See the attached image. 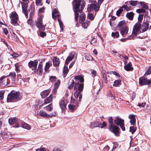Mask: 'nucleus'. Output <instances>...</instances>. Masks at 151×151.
I'll return each instance as SVG.
<instances>
[{
  "mask_svg": "<svg viewBox=\"0 0 151 151\" xmlns=\"http://www.w3.org/2000/svg\"><path fill=\"white\" fill-rule=\"evenodd\" d=\"M82 4L80 5L81 0H77L75 1V4L73 6V11L75 13V19L78 24V21L79 16V12H81L79 16V21L80 23H82L85 21L86 19L85 14L84 13L81 12L85 6V4L83 1H81Z\"/></svg>",
  "mask_w": 151,
  "mask_h": 151,
  "instance_id": "nucleus-1",
  "label": "nucleus"
},
{
  "mask_svg": "<svg viewBox=\"0 0 151 151\" xmlns=\"http://www.w3.org/2000/svg\"><path fill=\"white\" fill-rule=\"evenodd\" d=\"M21 97L19 92L13 90L8 94L7 101L8 102L15 101L20 99Z\"/></svg>",
  "mask_w": 151,
  "mask_h": 151,
  "instance_id": "nucleus-2",
  "label": "nucleus"
},
{
  "mask_svg": "<svg viewBox=\"0 0 151 151\" xmlns=\"http://www.w3.org/2000/svg\"><path fill=\"white\" fill-rule=\"evenodd\" d=\"M104 0H98V4H89L87 7V10L90 12L92 10H94L95 12H98L100 6Z\"/></svg>",
  "mask_w": 151,
  "mask_h": 151,
  "instance_id": "nucleus-3",
  "label": "nucleus"
},
{
  "mask_svg": "<svg viewBox=\"0 0 151 151\" xmlns=\"http://www.w3.org/2000/svg\"><path fill=\"white\" fill-rule=\"evenodd\" d=\"M116 119L114 120L115 123L117 125L119 126L123 131L125 130L124 126V120L119 118V116L116 117Z\"/></svg>",
  "mask_w": 151,
  "mask_h": 151,
  "instance_id": "nucleus-4",
  "label": "nucleus"
},
{
  "mask_svg": "<svg viewBox=\"0 0 151 151\" xmlns=\"http://www.w3.org/2000/svg\"><path fill=\"white\" fill-rule=\"evenodd\" d=\"M17 16V13L15 12H14L11 13L10 16L11 19V23L14 25L17 26L18 24Z\"/></svg>",
  "mask_w": 151,
  "mask_h": 151,
  "instance_id": "nucleus-5",
  "label": "nucleus"
},
{
  "mask_svg": "<svg viewBox=\"0 0 151 151\" xmlns=\"http://www.w3.org/2000/svg\"><path fill=\"white\" fill-rule=\"evenodd\" d=\"M35 25L39 29L40 31H43L45 30V26L42 25V19L39 18L36 21Z\"/></svg>",
  "mask_w": 151,
  "mask_h": 151,
  "instance_id": "nucleus-6",
  "label": "nucleus"
},
{
  "mask_svg": "<svg viewBox=\"0 0 151 151\" xmlns=\"http://www.w3.org/2000/svg\"><path fill=\"white\" fill-rule=\"evenodd\" d=\"M109 129L110 131L114 133L116 136H119L120 129L119 127L114 125L111 127H109Z\"/></svg>",
  "mask_w": 151,
  "mask_h": 151,
  "instance_id": "nucleus-7",
  "label": "nucleus"
},
{
  "mask_svg": "<svg viewBox=\"0 0 151 151\" xmlns=\"http://www.w3.org/2000/svg\"><path fill=\"white\" fill-rule=\"evenodd\" d=\"M79 91L76 90L74 93V96L75 99H72L71 98V104H74V103L76 101V100L78 99V97H79L78 101H81V100L82 98V95L81 94V93Z\"/></svg>",
  "mask_w": 151,
  "mask_h": 151,
  "instance_id": "nucleus-8",
  "label": "nucleus"
},
{
  "mask_svg": "<svg viewBox=\"0 0 151 151\" xmlns=\"http://www.w3.org/2000/svg\"><path fill=\"white\" fill-rule=\"evenodd\" d=\"M8 83V79L7 76H4L0 78V86L4 87Z\"/></svg>",
  "mask_w": 151,
  "mask_h": 151,
  "instance_id": "nucleus-9",
  "label": "nucleus"
},
{
  "mask_svg": "<svg viewBox=\"0 0 151 151\" xmlns=\"http://www.w3.org/2000/svg\"><path fill=\"white\" fill-rule=\"evenodd\" d=\"M151 81L147 79L144 77H141L139 79V83L141 86L144 85L150 84Z\"/></svg>",
  "mask_w": 151,
  "mask_h": 151,
  "instance_id": "nucleus-10",
  "label": "nucleus"
},
{
  "mask_svg": "<svg viewBox=\"0 0 151 151\" xmlns=\"http://www.w3.org/2000/svg\"><path fill=\"white\" fill-rule=\"evenodd\" d=\"M141 25L139 22L137 23L134 26L133 30V33L134 35H137L140 31Z\"/></svg>",
  "mask_w": 151,
  "mask_h": 151,
  "instance_id": "nucleus-11",
  "label": "nucleus"
},
{
  "mask_svg": "<svg viewBox=\"0 0 151 151\" xmlns=\"http://www.w3.org/2000/svg\"><path fill=\"white\" fill-rule=\"evenodd\" d=\"M67 101L66 100L62 99L59 102V106L62 111L65 110L66 108Z\"/></svg>",
  "mask_w": 151,
  "mask_h": 151,
  "instance_id": "nucleus-12",
  "label": "nucleus"
},
{
  "mask_svg": "<svg viewBox=\"0 0 151 151\" xmlns=\"http://www.w3.org/2000/svg\"><path fill=\"white\" fill-rule=\"evenodd\" d=\"M75 53L74 52H72L70 53L69 56L67 58L65 61V64L66 65H68L69 62L73 60L74 58L75 55Z\"/></svg>",
  "mask_w": 151,
  "mask_h": 151,
  "instance_id": "nucleus-13",
  "label": "nucleus"
},
{
  "mask_svg": "<svg viewBox=\"0 0 151 151\" xmlns=\"http://www.w3.org/2000/svg\"><path fill=\"white\" fill-rule=\"evenodd\" d=\"M37 60H35L34 61H30L28 63V65L30 68H34V69H36L38 64Z\"/></svg>",
  "mask_w": 151,
  "mask_h": 151,
  "instance_id": "nucleus-14",
  "label": "nucleus"
},
{
  "mask_svg": "<svg viewBox=\"0 0 151 151\" xmlns=\"http://www.w3.org/2000/svg\"><path fill=\"white\" fill-rule=\"evenodd\" d=\"M7 78L8 77H11L12 79V82L14 83L15 81V79L16 77V74L15 72H11L9 73V74L7 76Z\"/></svg>",
  "mask_w": 151,
  "mask_h": 151,
  "instance_id": "nucleus-15",
  "label": "nucleus"
},
{
  "mask_svg": "<svg viewBox=\"0 0 151 151\" xmlns=\"http://www.w3.org/2000/svg\"><path fill=\"white\" fill-rule=\"evenodd\" d=\"M128 28L127 27L120 30V34L123 36L127 35L128 34Z\"/></svg>",
  "mask_w": 151,
  "mask_h": 151,
  "instance_id": "nucleus-16",
  "label": "nucleus"
},
{
  "mask_svg": "<svg viewBox=\"0 0 151 151\" xmlns=\"http://www.w3.org/2000/svg\"><path fill=\"white\" fill-rule=\"evenodd\" d=\"M127 27V26L126 25L125 21H124L120 22L119 23L117 26L118 28H119V30Z\"/></svg>",
  "mask_w": 151,
  "mask_h": 151,
  "instance_id": "nucleus-17",
  "label": "nucleus"
},
{
  "mask_svg": "<svg viewBox=\"0 0 151 151\" xmlns=\"http://www.w3.org/2000/svg\"><path fill=\"white\" fill-rule=\"evenodd\" d=\"M129 118L131 119L130 122L132 124L134 125L135 124L136 119L135 118V115L133 114L129 115Z\"/></svg>",
  "mask_w": 151,
  "mask_h": 151,
  "instance_id": "nucleus-18",
  "label": "nucleus"
},
{
  "mask_svg": "<svg viewBox=\"0 0 151 151\" xmlns=\"http://www.w3.org/2000/svg\"><path fill=\"white\" fill-rule=\"evenodd\" d=\"M52 18L54 19H55L57 17H59L60 15L57 9H55L53 10V12H52Z\"/></svg>",
  "mask_w": 151,
  "mask_h": 151,
  "instance_id": "nucleus-19",
  "label": "nucleus"
},
{
  "mask_svg": "<svg viewBox=\"0 0 151 151\" xmlns=\"http://www.w3.org/2000/svg\"><path fill=\"white\" fill-rule=\"evenodd\" d=\"M101 123L99 122H96L91 123L90 125V127L93 128L96 127H100Z\"/></svg>",
  "mask_w": 151,
  "mask_h": 151,
  "instance_id": "nucleus-20",
  "label": "nucleus"
},
{
  "mask_svg": "<svg viewBox=\"0 0 151 151\" xmlns=\"http://www.w3.org/2000/svg\"><path fill=\"white\" fill-rule=\"evenodd\" d=\"M50 92L49 89L45 90L41 92L40 93L42 98H44L47 96L49 94Z\"/></svg>",
  "mask_w": 151,
  "mask_h": 151,
  "instance_id": "nucleus-21",
  "label": "nucleus"
},
{
  "mask_svg": "<svg viewBox=\"0 0 151 151\" xmlns=\"http://www.w3.org/2000/svg\"><path fill=\"white\" fill-rule=\"evenodd\" d=\"M149 24L147 22H143L142 27V30L143 32L146 31L149 28Z\"/></svg>",
  "mask_w": 151,
  "mask_h": 151,
  "instance_id": "nucleus-22",
  "label": "nucleus"
},
{
  "mask_svg": "<svg viewBox=\"0 0 151 151\" xmlns=\"http://www.w3.org/2000/svg\"><path fill=\"white\" fill-rule=\"evenodd\" d=\"M124 68L127 71H132L133 70V68L132 67V63L129 62L127 65H124Z\"/></svg>",
  "mask_w": 151,
  "mask_h": 151,
  "instance_id": "nucleus-23",
  "label": "nucleus"
},
{
  "mask_svg": "<svg viewBox=\"0 0 151 151\" xmlns=\"http://www.w3.org/2000/svg\"><path fill=\"white\" fill-rule=\"evenodd\" d=\"M42 65L41 63H39L38 66L37 72L39 75H41L43 73Z\"/></svg>",
  "mask_w": 151,
  "mask_h": 151,
  "instance_id": "nucleus-24",
  "label": "nucleus"
},
{
  "mask_svg": "<svg viewBox=\"0 0 151 151\" xmlns=\"http://www.w3.org/2000/svg\"><path fill=\"white\" fill-rule=\"evenodd\" d=\"M53 64L55 66H57L59 65L60 62L59 61V59L56 57L53 58L52 59Z\"/></svg>",
  "mask_w": 151,
  "mask_h": 151,
  "instance_id": "nucleus-25",
  "label": "nucleus"
},
{
  "mask_svg": "<svg viewBox=\"0 0 151 151\" xmlns=\"http://www.w3.org/2000/svg\"><path fill=\"white\" fill-rule=\"evenodd\" d=\"M53 97V96L52 95H50L48 98L45 99L44 104H45L51 102L52 101Z\"/></svg>",
  "mask_w": 151,
  "mask_h": 151,
  "instance_id": "nucleus-26",
  "label": "nucleus"
},
{
  "mask_svg": "<svg viewBox=\"0 0 151 151\" xmlns=\"http://www.w3.org/2000/svg\"><path fill=\"white\" fill-rule=\"evenodd\" d=\"M21 126L23 128L28 130H30L31 129L30 126L27 124L25 122H23L21 124Z\"/></svg>",
  "mask_w": 151,
  "mask_h": 151,
  "instance_id": "nucleus-27",
  "label": "nucleus"
},
{
  "mask_svg": "<svg viewBox=\"0 0 151 151\" xmlns=\"http://www.w3.org/2000/svg\"><path fill=\"white\" fill-rule=\"evenodd\" d=\"M17 119L16 118H12L11 119H9V122L10 124H13L14 123H17Z\"/></svg>",
  "mask_w": 151,
  "mask_h": 151,
  "instance_id": "nucleus-28",
  "label": "nucleus"
},
{
  "mask_svg": "<svg viewBox=\"0 0 151 151\" xmlns=\"http://www.w3.org/2000/svg\"><path fill=\"white\" fill-rule=\"evenodd\" d=\"M82 24V26L83 28L84 29H86L88 26L89 22L88 21L86 20L82 23H81Z\"/></svg>",
  "mask_w": 151,
  "mask_h": 151,
  "instance_id": "nucleus-29",
  "label": "nucleus"
},
{
  "mask_svg": "<svg viewBox=\"0 0 151 151\" xmlns=\"http://www.w3.org/2000/svg\"><path fill=\"white\" fill-rule=\"evenodd\" d=\"M39 114L41 116L48 118V114L43 111L40 110L39 112Z\"/></svg>",
  "mask_w": 151,
  "mask_h": 151,
  "instance_id": "nucleus-30",
  "label": "nucleus"
},
{
  "mask_svg": "<svg viewBox=\"0 0 151 151\" xmlns=\"http://www.w3.org/2000/svg\"><path fill=\"white\" fill-rule=\"evenodd\" d=\"M74 79L76 81H78H78H79L81 82H83L84 81V79L82 77L79 76H75Z\"/></svg>",
  "mask_w": 151,
  "mask_h": 151,
  "instance_id": "nucleus-31",
  "label": "nucleus"
},
{
  "mask_svg": "<svg viewBox=\"0 0 151 151\" xmlns=\"http://www.w3.org/2000/svg\"><path fill=\"white\" fill-rule=\"evenodd\" d=\"M52 65L51 61H49L46 64L45 68V71H48L49 68Z\"/></svg>",
  "mask_w": 151,
  "mask_h": 151,
  "instance_id": "nucleus-32",
  "label": "nucleus"
},
{
  "mask_svg": "<svg viewBox=\"0 0 151 151\" xmlns=\"http://www.w3.org/2000/svg\"><path fill=\"white\" fill-rule=\"evenodd\" d=\"M68 107L69 110L72 112L74 111L76 109V106L75 105L70 104L68 105Z\"/></svg>",
  "mask_w": 151,
  "mask_h": 151,
  "instance_id": "nucleus-33",
  "label": "nucleus"
},
{
  "mask_svg": "<svg viewBox=\"0 0 151 151\" xmlns=\"http://www.w3.org/2000/svg\"><path fill=\"white\" fill-rule=\"evenodd\" d=\"M134 16V14L132 12H128L126 14V17L129 20H132L133 19Z\"/></svg>",
  "mask_w": 151,
  "mask_h": 151,
  "instance_id": "nucleus-34",
  "label": "nucleus"
},
{
  "mask_svg": "<svg viewBox=\"0 0 151 151\" xmlns=\"http://www.w3.org/2000/svg\"><path fill=\"white\" fill-rule=\"evenodd\" d=\"M129 4L133 6H135L139 4V2L137 1H129Z\"/></svg>",
  "mask_w": 151,
  "mask_h": 151,
  "instance_id": "nucleus-35",
  "label": "nucleus"
},
{
  "mask_svg": "<svg viewBox=\"0 0 151 151\" xmlns=\"http://www.w3.org/2000/svg\"><path fill=\"white\" fill-rule=\"evenodd\" d=\"M121 84V81L120 80H116L114 82L113 86L115 87L118 86Z\"/></svg>",
  "mask_w": 151,
  "mask_h": 151,
  "instance_id": "nucleus-36",
  "label": "nucleus"
},
{
  "mask_svg": "<svg viewBox=\"0 0 151 151\" xmlns=\"http://www.w3.org/2000/svg\"><path fill=\"white\" fill-rule=\"evenodd\" d=\"M15 70L17 73H18L19 72L20 70L19 69L20 65H19L18 63H17L15 64Z\"/></svg>",
  "mask_w": 151,
  "mask_h": 151,
  "instance_id": "nucleus-37",
  "label": "nucleus"
},
{
  "mask_svg": "<svg viewBox=\"0 0 151 151\" xmlns=\"http://www.w3.org/2000/svg\"><path fill=\"white\" fill-rule=\"evenodd\" d=\"M22 9L23 12L26 17V18H28V12L27 11V8L24 7L23 6H22Z\"/></svg>",
  "mask_w": 151,
  "mask_h": 151,
  "instance_id": "nucleus-38",
  "label": "nucleus"
},
{
  "mask_svg": "<svg viewBox=\"0 0 151 151\" xmlns=\"http://www.w3.org/2000/svg\"><path fill=\"white\" fill-rule=\"evenodd\" d=\"M122 8H124V10H125L126 11H128L131 9V6H128L127 5H123L122 7Z\"/></svg>",
  "mask_w": 151,
  "mask_h": 151,
  "instance_id": "nucleus-39",
  "label": "nucleus"
},
{
  "mask_svg": "<svg viewBox=\"0 0 151 151\" xmlns=\"http://www.w3.org/2000/svg\"><path fill=\"white\" fill-rule=\"evenodd\" d=\"M139 3L142 6V7L145 9L147 10L149 9L148 7L146 4H145L144 2L140 1L139 2Z\"/></svg>",
  "mask_w": 151,
  "mask_h": 151,
  "instance_id": "nucleus-40",
  "label": "nucleus"
},
{
  "mask_svg": "<svg viewBox=\"0 0 151 151\" xmlns=\"http://www.w3.org/2000/svg\"><path fill=\"white\" fill-rule=\"evenodd\" d=\"M83 88V84H80L79 85L78 90L77 91H79V92H81L82 91Z\"/></svg>",
  "mask_w": 151,
  "mask_h": 151,
  "instance_id": "nucleus-41",
  "label": "nucleus"
},
{
  "mask_svg": "<svg viewBox=\"0 0 151 151\" xmlns=\"http://www.w3.org/2000/svg\"><path fill=\"white\" fill-rule=\"evenodd\" d=\"M44 108L45 109L47 110L50 111H51L52 109V107H51V104H50L48 106L44 107Z\"/></svg>",
  "mask_w": 151,
  "mask_h": 151,
  "instance_id": "nucleus-42",
  "label": "nucleus"
},
{
  "mask_svg": "<svg viewBox=\"0 0 151 151\" xmlns=\"http://www.w3.org/2000/svg\"><path fill=\"white\" fill-rule=\"evenodd\" d=\"M119 33L118 32H112L111 34L112 36L114 38H116L119 37Z\"/></svg>",
  "mask_w": 151,
  "mask_h": 151,
  "instance_id": "nucleus-43",
  "label": "nucleus"
},
{
  "mask_svg": "<svg viewBox=\"0 0 151 151\" xmlns=\"http://www.w3.org/2000/svg\"><path fill=\"white\" fill-rule=\"evenodd\" d=\"M68 72V69L67 67H64L63 70V73L64 77H65Z\"/></svg>",
  "mask_w": 151,
  "mask_h": 151,
  "instance_id": "nucleus-44",
  "label": "nucleus"
},
{
  "mask_svg": "<svg viewBox=\"0 0 151 151\" xmlns=\"http://www.w3.org/2000/svg\"><path fill=\"white\" fill-rule=\"evenodd\" d=\"M109 127H111V126L114 125L113 123V120L112 117H110L109 119Z\"/></svg>",
  "mask_w": 151,
  "mask_h": 151,
  "instance_id": "nucleus-45",
  "label": "nucleus"
},
{
  "mask_svg": "<svg viewBox=\"0 0 151 151\" xmlns=\"http://www.w3.org/2000/svg\"><path fill=\"white\" fill-rule=\"evenodd\" d=\"M60 83V81L58 80L54 84V88L58 89L59 87Z\"/></svg>",
  "mask_w": 151,
  "mask_h": 151,
  "instance_id": "nucleus-46",
  "label": "nucleus"
},
{
  "mask_svg": "<svg viewBox=\"0 0 151 151\" xmlns=\"http://www.w3.org/2000/svg\"><path fill=\"white\" fill-rule=\"evenodd\" d=\"M88 18L91 20H92L94 18V15L92 13H89L88 14Z\"/></svg>",
  "mask_w": 151,
  "mask_h": 151,
  "instance_id": "nucleus-47",
  "label": "nucleus"
},
{
  "mask_svg": "<svg viewBox=\"0 0 151 151\" xmlns=\"http://www.w3.org/2000/svg\"><path fill=\"white\" fill-rule=\"evenodd\" d=\"M136 128L134 127H130L129 131L131 132L132 134H133L136 131Z\"/></svg>",
  "mask_w": 151,
  "mask_h": 151,
  "instance_id": "nucleus-48",
  "label": "nucleus"
},
{
  "mask_svg": "<svg viewBox=\"0 0 151 151\" xmlns=\"http://www.w3.org/2000/svg\"><path fill=\"white\" fill-rule=\"evenodd\" d=\"M123 10V9L121 7L116 12V14L119 17L120 16V14L122 13V11Z\"/></svg>",
  "mask_w": 151,
  "mask_h": 151,
  "instance_id": "nucleus-49",
  "label": "nucleus"
},
{
  "mask_svg": "<svg viewBox=\"0 0 151 151\" xmlns=\"http://www.w3.org/2000/svg\"><path fill=\"white\" fill-rule=\"evenodd\" d=\"M70 85L68 86V88L70 89L72 88L74 86V81L73 80H71V82H70Z\"/></svg>",
  "mask_w": 151,
  "mask_h": 151,
  "instance_id": "nucleus-50",
  "label": "nucleus"
},
{
  "mask_svg": "<svg viewBox=\"0 0 151 151\" xmlns=\"http://www.w3.org/2000/svg\"><path fill=\"white\" fill-rule=\"evenodd\" d=\"M108 73L111 74V73H112L113 74L115 75L118 77H119L120 76L119 74L116 72L115 71H110L109 72H108Z\"/></svg>",
  "mask_w": 151,
  "mask_h": 151,
  "instance_id": "nucleus-51",
  "label": "nucleus"
},
{
  "mask_svg": "<svg viewBox=\"0 0 151 151\" xmlns=\"http://www.w3.org/2000/svg\"><path fill=\"white\" fill-rule=\"evenodd\" d=\"M57 115L56 112L54 111L51 113L50 114H48V117H52L55 116Z\"/></svg>",
  "mask_w": 151,
  "mask_h": 151,
  "instance_id": "nucleus-52",
  "label": "nucleus"
},
{
  "mask_svg": "<svg viewBox=\"0 0 151 151\" xmlns=\"http://www.w3.org/2000/svg\"><path fill=\"white\" fill-rule=\"evenodd\" d=\"M133 38V37L131 36H129L127 38H122L120 40L122 42H124L126 41L128 39H132Z\"/></svg>",
  "mask_w": 151,
  "mask_h": 151,
  "instance_id": "nucleus-53",
  "label": "nucleus"
},
{
  "mask_svg": "<svg viewBox=\"0 0 151 151\" xmlns=\"http://www.w3.org/2000/svg\"><path fill=\"white\" fill-rule=\"evenodd\" d=\"M143 15H139V17H138V22H139L140 23V24H141V23L142 22V20L143 19Z\"/></svg>",
  "mask_w": 151,
  "mask_h": 151,
  "instance_id": "nucleus-54",
  "label": "nucleus"
},
{
  "mask_svg": "<svg viewBox=\"0 0 151 151\" xmlns=\"http://www.w3.org/2000/svg\"><path fill=\"white\" fill-rule=\"evenodd\" d=\"M91 73L92 74V76L93 77H94L96 76L97 73L96 72V70H91Z\"/></svg>",
  "mask_w": 151,
  "mask_h": 151,
  "instance_id": "nucleus-55",
  "label": "nucleus"
},
{
  "mask_svg": "<svg viewBox=\"0 0 151 151\" xmlns=\"http://www.w3.org/2000/svg\"><path fill=\"white\" fill-rule=\"evenodd\" d=\"M42 0H36V4L37 6H41L42 5Z\"/></svg>",
  "mask_w": 151,
  "mask_h": 151,
  "instance_id": "nucleus-56",
  "label": "nucleus"
},
{
  "mask_svg": "<svg viewBox=\"0 0 151 151\" xmlns=\"http://www.w3.org/2000/svg\"><path fill=\"white\" fill-rule=\"evenodd\" d=\"M136 12L139 13H145L146 11L143 9H137L136 10Z\"/></svg>",
  "mask_w": 151,
  "mask_h": 151,
  "instance_id": "nucleus-57",
  "label": "nucleus"
},
{
  "mask_svg": "<svg viewBox=\"0 0 151 151\" xmlns=\"http://www.w3.org/2000/svg\"><path fill=\"white\" fill-rule=\"evenodd\" d=\"M4 91H0V100L4 98Z\"/></svg>",
  "mask_w": 151,
  "mask_h": 151,
  "instance_id": "nucleus-58",
  "label": "nucleus"
},
{
  "mask_svg": "<svg viewBox=\"0 0 151 151\" xmlns=\"http://www.w3.org/2000/svg\"><path fill=\"white\" fill-rule=\"evenodd\" d=\"M97 42V39L96 38H93L91 41V43L93 45H95L96 43Z\"/></svg>",
  "mask_w": 151,
  "mask_h": 151,
  "instance_id": "nucleus-59",
  "label": "nucleus"
},
{
  "mask_svg": "<svg viewBox=\"0 0 151 151\" xmlns=\"http://www.w3.org/2000/svg\"><path fill=\"white\" fill-rule=\"evenodd\" d=\"M56 79V77L55 76H50V81L52 82L55 81Z\"/></svg>",
  "mask_w": 151,
  "mask_h": 151,
  "instance_id": "nucleus-60",
  "label": "nucleus"
},
{
  "mask_svg": "<svg viewBox=\"0 0 151 151\" xmlns=\"http://www.w3.org/2000/svg\"><path fill=\"white\" fill-rule=\"evenodd\" d=\"M58 20L59 22L60 27L62 29H63V22L61 21L60 19L58 18Z\"/></svg>",
  "mask_w": 151,
  "mask_h": 151,
  "instance_id": "nucleus-61",
  "label": "nucleus"
},
{
  "mask_svg": "<svg viewBox=\"0 0 151 151\" xmlns=\"http://www.w3.org/2000/svg\"><path fill=\"white\" fill-rule=\"evenodd\" d=\"M107 124L105 122H104L102 124H101H101H100V127L101 128H103L104 127H106V126Z\"/></svg>",
  "mask_w": 151,
  "mask_h": 151,
  "instance_id": "nucleus-62",
  "label": "nucleus"
},
{
  "mask_svg": "<svg viewBox=\"0 0 151 151\" xmlns=\"http://www.w3.org/2000/svg\"><path fill=\"white\" fill-rule=\"evenodd\" d=\"M151 73V68L149 67L147 70L146 74L147 75H150Z\"/></svg>",
  "mask_w": 151,
  "mask_h": 151,
  "instance_id": "nucleus-63",
  "label": "nucleus"
},
{
  "mask_svg": "<svg viewBox=\"0 0 151 151\" xmlns=\"http://www.w3.org/2000/svg\"><path fill=\"white\" fill-rule=\"evenodd\" d=\"M89 2L91 3L90 4H96V1L95 0H89Z\"/></svg>",
  "mask_w": 151,
  "mask_h": 151,
  "instance_id": "nucleus-64",
  "label": "nucleus"
}]
</instances>
